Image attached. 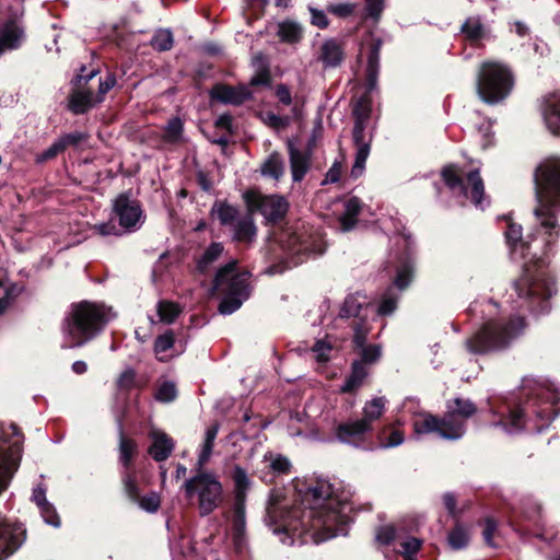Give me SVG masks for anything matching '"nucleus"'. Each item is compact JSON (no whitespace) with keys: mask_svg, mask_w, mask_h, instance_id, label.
<instances>
[{"mask_svg":"<svg viewBox=\"0 0 560 560\" xmlns=\"http://www.w3.org/2000/svg\"><path fill=\"white\" fill-rule=\"evenodd\" d=\"M301 503L304 506L288 509V502L281 490H272L266 509V523L271 526L281 523L284 532L327 530L326 537L336 535L334 526L343 523L348 504L339 499L332 485L325 479L312 480L308 485L296 486Z\"/></svg>","mask_w":560,"mask_h":560,"instance_id":"nucleus-1","label":"nucleus"},{"mask_svg":"<svg viewBox=\"0 0 560 560\" xmlns=\"http://www.w3.org/2000/svg\"><path fill=\"white\" fill-rule=\"evenodd\" d=\"M535 189L537 207L535 217L540 226L549 233L558 222V197L560 192V160L557 158L544 161L535 172Z\"/></svg>","mask_w":560,"mask_h":560,"instance_id":"nucleus-2","label":"nucleus"},{"mask_svg":"<svg viewBox=\"0 0 560 560\" xmlns=\"http://www.w3.org/2000/svg\"><path fill=\"white\" fill-rule=\"evenodd\" d=\"M113 317L112 310L90 302L71 306L65 318L62 332L69 348L82 346L94 337Z\"/></svg>","mask_w":560,"mask_h":560,"instance_id":"nucleus-3","label":"nucleus"},{"mask_svg":"<svg viewBox=\"0 0 560 560\" xmlns=\"http://www.w3.org/2000/svg\"><path fill=\"white\" fill-rule=\"evenodd\" d=\"M477 93L488 105L503 102L512 92L514 78L510 68L501 62L481 63L477 74Z\"/></svg>","mask_w":560,"mask_h":560,"instance_id":"nucleus-4","label":"nucleus"},{"mask_svg":"<svg viewBox=\"0 0 560 560\" xmlns=\"http://www.w3.org/2000/svg\"><path fill=\"white\" fill-rule=\"evenodd\" d=\"M237 260L223 266L215 275L214 289L223 294L219 312L230 315L237 311L249 296L248 273L236 271Z\"/></svg>","mask_w":560,"mask_h":560,"instance_id":"nucleus-5","label":"nucleus"},{"mask_svg":"<svg viewBox=\"0 0 560 560\" xmlns=\"http://www.w3.org/2000/svg\"><path fill=\"white\" fill-rule=\"evenodd\" d=\"M184 489L187 497H197L201 516L212 513L223 501L222 483L212 472L201 471L187 479Z\"/></svg>","mask_w":560,"mask_h":560,"instance_id":"nucleus-6","label":"nucleus"},{"mask_svg":"<svg viewBox=\"0 0 560 560\" xmlns=\"http://www.w3.org/2000/svg\"><path fill=\"white\" fill-rule=\"evenodd\" d=\"M523 328L524 322L520 317L512 319L509 327H503L498 322H489L467 341V347L474 353L499 349L508 345Z\"/></svg>","mask_w":560,"mask_h":560,"instance_id":"nucleus-7","label":"nucleus"},{"mask_svg":"<svg viewBox=\"0 0 560 560\" xmlns=\"http://www.w3.org/2000/svg\"><path fill=\"white\" fill-rule=\"evenodd\" d=\"M22 439L14 424L0 427V491L9 483L19 467Z\"/></svg>","mask_w":560,"mask_h":560,"instance_id":"nucleus-8","label":"nucleus"},{"mask_svg":"<svg viewBox=\"0 0 560 560\" xmlns=\"http://www.w3.org/2000/svg\"><path fill=\"white\" fill-rule=\"evenodd\" d=\"M442 177L454 194L470 198L475 206L481 207L485 186L478 171L470 172L464 178L459 170L450 165L443 168Z\"/></svg>","mask_w":560,"mask_h":560,"instance_id":"nucleus-9","label":"nucleus"},{"mask_svg":"<svg viewBox=\"0 0 560 560\" xmlns=\"http://www.w3.org/2000/svg\"><path fill=\"white\" fill-rule=\"evenodd\" d=\"M247 212H259L268 222H277L284 218L289 210V201L281 195H262L258 190H246L243 194Z\"/></svg>","mask_w":560,"mask_h":560,"instance_id":"nucleus-10","label":"nucleus"},{"mask_svg":"<svg viewBox=\"0 0 560 560\" xmlns=\"http://www.w3.org/2000/svg\"><path fill=\"white\" fill-rule=\"evenodd\" d=\"M416 434L438 433L445 440H458L464 435L463 424L456 422L454 416H444L439 419L429 413H421L413 420Z\"/></svg>","mask_w":560,"mask_h":560,"instance_id":"nucleus-11","label":"nucleus"},{"mask_svg":"<svg viewBox=\"0 0 560 560\" xmlns=\"http://www.w3.org/2000/svg\"><path fill=\"white\" fill-rule=\"evenodd\" d=\"M97 73L96 69L88 71L84 66L81 67L80 73L73 80L77 89L69 97V109L72 113L83 114L98 103L95 94L90 89L83 88V84L92 80Z\"/></svg>","mask_w":560,"mask_h":560,"instance_id":"nucleus-12","label":"nucleus"},{"mask_svg":"<svg viewBox=\"0 0 560 560\" xmlns=\"http://www.w3.org/2000/svg\"><path fill=\"white\" fill-rule=\"evenodd\" d=\"M25 536L22 524L0 521V560L13 555L24 542Z\"/></svg>","mask_w":560,"mask_h":560,"instance_id":"nucleus-13","label":"nucleus"},{"mask_svg":"<svg viewBox=\"0 0 560 560\" xmlns=\"http://www.w3.org/2000/svg\"><path fill=\"white\" fill-rule=\"evenodd\" d=\"M114 212L118 217L120 225L127 230H136L143 223L139 203L126 195H120L115 199Z\"/></svg>","mask_w":560,"mask_h":560,"instance_id":"nucleus-14","label":"nucleus"},{"mask_svg":"<svg viewBox=\"0 0 560 560\" xmlns=\"http://www.w3.org/2000/svg\"><path fill=\"white\" fill-rule=\"evenodd\" d=\"M514 288L518 296H544L549 298L556 290L552 291L547 281L542 279V272L533 275L529 270L514 283Z\"/></svg>","mask_w":560,"mask_h":560,"instance_id":"nucleus-15","label":"nucleus"},{"mask_svg":"<svg viewBox=\"0 0 560 560\" xmlns=\"http://www.w3.org/2000/svg\"><path fill=\"white\" fill-rule=\"evenodd\" d=\"M539 110L546 128L552 136L560 133V93L545 94L539 101Z\"/></svg>","mask_w":560,"mask_h":560,"instance_id":"nucleus-16","label":"nucleus"},{"mask_svg":"<svg viewBox=\"0 0 560 560\" xmlns=\"http://www.w3.org/2000/svg\"><path fill=\"white\" fill-rule=\"evenodd\" d=\"M211 100L222 104L238 106L252 98V92L245 84L236 86L217 83L209 92Z\"/></svg>","mask_w":560,"mask_h":560,"instance_id":"nucleus-17","label":"nucleus"},{"mask_svg":"<svg viewBox=\"0 0 560 560\" xmlns=\"http://www.w3.org/2000/svg\"><path fill=\"white\" fill-rule=\"evenodd\" d=\"M370 431L371 429L366 425L365 421L360 419L349 420L336 428V438L342 443L358 445Z\"/></svg>","mask_w":560,"mask_h":560,"instance_id":"nucleus-18","label":"nucleus"},{"mask_svg":"<svg viewBox=\"0 0 560 560\" xmlns=\"http://www.w3.org/2000/svg\"><path fill=\"white\" fill-rule=\"evenodd\" d=\"M460 33L472 43L489 40L492 37L491 25L480 15L468 16L460 26Z\"/></svg>","mask_w":560,"mask_h":560,"instance_id":"nucleus-19","label":"nucleus"},{"mask_svg":"<svg viewBox=\"0 0 560 560\" xmlns=\"http://www.w3.org/2000/svg\"><path fill=\"white\" fill-rule=\"evenodd\" d=\"M124 488L127 495L132 500L137 501L141 509L147 512H156L160 508L161 500L160 495L155 492H151L150 494L140 498L139 489L136 485V479L130 474H126L122 478Z\"/></svg>","mask_w":560,"mask_h":560,"instance_id":"nucleus-20","label":"nucleus"},{"mask_svg":"<svg viewBox=\"0 0 560 560\" xmlns=\"http://www.w3.org/2000/svg\"><path fill=\"white\" fill-rule=\"evenodd\" d=\"M372 108V101L370 97V94L364 93L362 96H360L353 105V117H354V125H353V140H363L364 138V129L366 127V124L370 118V113Z\"/></svg>","mask_w":560,"mask_h":560,"instance_id":"nucleus-21","label":"nucleus"},{"mask_svg":"<svg viewBox=\"0 0 560 560\" xmlns=\"http://www.w3.org/2000/svg\"><path fill=\"white\" fill-rule=\"evenodd\" d=\"M291 174L293 182H301L310 168V147L298 148L289 142Z\"/></svg>","mask_w":560,"mask_h":560,"instance_id":"nucleus-22","label":"nucleus"},{"mask_svg":"<svg viewBox=\"0 0 560 560\" xmlns=\"http://www.w3.org/2000/svg\"><path fill=\"white\" fill-rule=\"evenodd\" d=\"M345 57V51L341 43L336 38L325 39L318 51L317 60L323 63L325 68L338 67Z\"/></svg>","mask_w":560,"mask_h":560,"instance_id":"nucleus-23","label":"nucleus"},{"mask_svg":"<svg viewBox=\"0 0 560 560\" xmlns=\"http://www.w3.org/2000/svg\"><path fill=\"white\" fill-rule=\"evenodd\" d=\"M24 39V28L16 22L10 21L0 27V48L3 52L18 49Z\"/></svg>","mask_w":560,"mask_h":560,"instance_id":"nucleus-24","label":"nucleus"},{"mask_svg":"<svg viewBox=\"0 0 560 560\" xmlns=\"http://www.w3.org/2000/svg\"><path fill=\"white\" fill-rule=\"evenodd\" d=\"M245 525V510L242 506L234 508L231 538L233 542V548L235 552L238 555H242L247 551Z\"/></svg>","mask_w":560,"mask_h":560,"instance_id":"nucleus-25","label":"nucleus"},{"mask_svg":"<svg viewBox=\"0 0 560 560\" xmlns=\"http://www.w3.org/2000/svg\"><path fill=\"white\" fill-rule=\"evenodd\" d=\"M152 445L149 448L151 456L158 460H165L174 448V443L166 433L160 430H152L150 433Z\"/></svg>","mask_w":560,"mask_h":560,"instance_id":"nucleus-26","label":"nucleus"},{"mask_svg":"<svg viewBox=\"0 0 560 560\" xmlns=\"http://www.w3.org/2000/svg\"><path fill=\"white\" fill-rule=\"evenodd\" d=\"M254 213L247 212V215L238 218L234 223L233 238L237 242L252 243L257 235V228L255 225Z\"/></svg>","mask_w":560,"mask_h":560,"instance_id":"nucleus-27","label":"nucleus"},{"mask_svg":"<svg viewBox=\"0 0 560 560\" xmlns=\"http://www.w3.org/2000/svg\"><path fill=\"white\" fill-rule=\"evenodd\" d=\"M301 115V107L294 104L291 109V115H278L272 112H267L262 115V121L275 130H282L287 128L292 120H298Z\"/></svg>","mask_w":560,"mask_h":560,"instance_id":"nucleus-28","label":"nucleus"},{"mask_svg":"<svg viewBox=\"0 0 560 560\" xmlns=\"http://www.w3.org/2000/svg\"><path fill=\"white\" fill-rule=\"evenodd\" d=\"M345 211L339 218L340 229L348 232L357 224V217L362 209V203L359 198L351 197L345 201Z\"/></svg>","mask_w":560,"mask_h":560,"instance_id":"nucleus-29","label":"nucleus"},{"mask_svg":"<svg viewBox=\"0 0 560 560\" xmlns=\"http://www.w3.org/2000/svg\"><path fill=\"white\" fill-rule=\"evenodd\" d=\"M233 481L235 483L236 498H235V506H242L245 510V497L246 491L250 486V480L247 476V472L241 466H235L232 474Z\"/></svg>","mask_w":560,"mask_h":560,"instance_id":"nucleus-30","label":"nucleus"},{"mask_svg":"<svg viewBox=\"0 0 560 560\" xmlns=\"http://www.w3.org/2000/svg\"><path fill=\"white\" fill-rule=\"evenodd\" d=\"M219 432V424L213 423L210 425L205 432V440L201 444L200 453L198 455L197 465L199 468H202L210 459L214 440L217 439Z\"/></svg>","mask_w":560,"mask_h":560,"instance_id":"nucleus-31","label":"nucleus"},{"mask_svg":"<svg viewBox=\"0 0 560 560\" xmlns=\"http://www.w3.org/2000/svg\"><path fill=\"white\" fill-rule=\"evenodd\" d=\"M277 34L282 42L295 44L303 37V27L295 21L287 20L279 24Z\"/></svg>","mask_w":560,"mask_h":560,"instance_id":"nucleus-32","label":"nucleus"},{"mask_svg":"<svg viewBox=\"0 0 560 560\" xmlns=\"http://www.w3.org/2000/svg\"><path fill=\"white\" fill-rule=\"evenodd\" d=\"M368 376V370L362 362H353L351 374L347 377L343 385L340 387L342 393H351L359 388L365 377Z\"/></svg>","mask_w":560,"mask_h":560,"instance_id":"nucleus-33","label":"nucleus"},{"mask_svg":"<svg viewBox=\"0 0 560 560\" xmlns=\"http://www.w3.org/2000/svg\"><path fill=\"white\" fill-rule=\"evenodd\" d=\"M261 175L279 180L284 174V162L280 154L272 153L260 166Z\"/></svg>","mask_w":560,"mask_h":560,"instance_id":"nucleus-34","label":"nucleus"},{"mask_svg":"<svg viewBox=\"0 0 560 560\" xmlns=\"http://www.w3.org/2000/svg\"><path fill=\"white\" fill-rule=\"evenodd\" d=\"M385 409V399L383 397H375L365 402L363 407V418L366 425L372 429V422L380 419Z\"/></svg>","mask_w":560,"mask_h":560,"instance_id":"nucleus-35","label":"nucleus"},{"mask_svg":"<svg viewBox=\"0 0 560 560\" xmlns=\"http://www.w3.org/2000/svg\"><path fill=\"white\" fill-rule=\"evenodd\" d=\"M264 463L266 466L277 475H285L291 471V462L288 457L276 454V453H267L264 455Z\"/></svg>","mask_w":560,"mask_h":560,"instance_id":"nucleus-36","label":"nucleus"},{"mask_svg":"<svg viewBox=\"0 0 560 560\" xmlns=\"http://www.w3.org/2000/svg\"><path fill=\"white\" fill-rule=\"evenodd\" d=\"M212 214L218 218L221 224L230 225L231 228L240 218L238 210L224 202L215 203L212 208Z\"/></svg>","mask_w":560,"mask_h":560,"instance_id":"nucleus-37","label":"nucleus"},{"mask_svg":"<svg viewBox=\"0 0 560 560\" xmlns=\"http://www.w3.org/2000/svg\"><path fill=\"white\" fill-rule=\"evenodd\" d=\"M223 245L221 243H212L205 250L202 256L197 261V269L200 272H206L212 264H214L223 253Z\"/></svg>","mask_w":560,"mask_h":560,"instance_id":"nucleus-38","label":"nucleus"},{"mask_svg":"<svg viewBox=\"0 0 560 560\" xmlns=\"http://www.w3.org/2000/svg\"><path fill=\"white\" fill-rule=\"evenodd\" d=\"M454 404H455V407L451 408V410L445 416L453 415L455 421L459 422L462 424H464V422H463V420L458 419V417L467 419L470 416H472L476 411V408L469 400H464V399L457 398L454 400ZM463 428L465 429V425H463Z\"/></svg>","mask_w":560,"mask_h":560,"instance_id":"nucleus-39","label":"nucleus"},{"mask_svg":"<svg viewBox=\"0 0 560 560\" xmlns=\"http://www.w3.org/2000/svg\"><path fill=\"white\" fill-rule=\"evenodd\" d=\"M174 44L173 34L170 30H158L150 40V45L159 51H166L172 49Z\"/></svg>","mask_w":560,"mask_h":560,"instance_id":"nucleus-40","label":"nucleus"},{"mask_svg":"<svg viewBox=\"0 0 560 560\" xmlns=\"http://www.w3.org/2000/svg\"><path fill=\"white\" fill-rule=\"evenodd\" d=\"M361 300H364V298L360 295H349L342 304V307L339 313L340 317L349 318L358 316L362 307Z\"/></svg>","mask_w":560,"mask_h":560,"instance_id":"nucleus-41","label":"nucleus"},{"mask_svg":"<svg viewBox=\"0 0 560 560\" xmlns=\"http://www.w3.org/2000/svg\"><path fill=\"white\" fill-rule=\"evenodd\" d=\"M180 308L177 304L162 301L158 304V314L160 320L166 324H171L179 315Z\"/></svg>","mask_w":560,"mask_h":560,"instance_id":"nucleus-42","label":"nucleus"},{"mask_svg":"<svg viewBox=\"0 0 560 560\" xmlns=\"http://www.w3.org/2000/svg\"><path fill=\"white\" fill-rule=\"evenodd\" d=\"M469 541V534L466 528L462 525H457L450 534H448V544L453 549H462L467 546Z\"/></svg>","mask_w":560,"mask_h":560,"instance_id":"nucleus-43","label":"nucleus"},{"mask_svg":"<svg viewBox=\"0 0 560 560\" xmlns=\"http://www.w3.org/2000/svg\"><path fill=\"white\" fill-rule=\"evenodd\" d=\"M370 154V145L369 143H363L357 152L355 161L351 170V175L353 177H359L362 175L365 168V162Z\"/></svg>","mask_w":560,"mask_h":560,"instance_id":"nucleus-44","label":"nucleus"},{"mask_svg":"<svg viewBox=\"0 0 560 560\" xmlns=\"http://www.w3.org/2000/svg\"><path fill=\"white\" fill-rule=\"evenodd\" d=\"M404 433L396 429H385L382 433V447H395L404 442Z\"/></svg>","mask_w":560,"mask_h":560,"instance_id":"nucleus-45","label":"nucleus"},{"mask_svg":"<svg viewBox=\"0 0 560 560\" xmlns=\"http://www.w3.org/2000/svg\"><path fill=\"white\" fill-rule=\"evenodd\" d=\"M357 4L352 2L331 3L327 7V11L338 18L346 19L352 15Z\"/></svg>","mask_w":560,"mask_h":560,"instance_id":"nucleus-46","label":"nucleus"},{"mask_svg":"<svg viewBox=\"0 0 560 560\" xmlns=\"http://www.w3.org/2000/svg\"><path fill=\"white\" fill-rule=\"evenodd\" d=\"M135 451L136 444L121 434L119 441V459L125 466L130 464Z\"/></svg>","mask_w":560,"mask_h":560,"instance_id":"nucleus-47","label":"nucleus"},{"mask_svg":"<svg viewBox=\"0 0 560 560\" xmlns=\"http://www.w3.org/2000/svg\"><path fill=\"white\" fill-rule=\"evenodd\" d=\"M312 350L317 362L326 363L331 357L332 345L327 340H318Z\"/></svg>","mask_w":560,"mask_h":560,"instance_id":"nucleus-48","label":"nucleus"},{"mask_svg":"<svg viewBox=\"0 0 560 560\" xmlns=\"http://www.w3.org/2000/svg\"><path fill=\"white\" fill-rule=\"evenodd\" d=\"M177 395L176 386L172 382H164L159 386L155 398L162 402H171Z\"/></svg>","mask_w":560,"mask_h":560,"instance_id":"nucleus-49","label":"nucleus"},{"mask_svg":"<svg viewBox=\"0 0 560 560\" xmlns=\"http://www.w3.org/2000/svg\"><path fill=\"white\" fill-rule=\"evenodd\" d=\"M307 10L311 15L310 21L312 25L320 30H325L329 26V19L324 10L317 9L312 5H308Z\"/></svg>","mask_w":560,"mask_h":560,"instance_id":"nucleus-50","label":"nucleus"},{"mask_svg":"<svg viewBox=\"0 0 560 560\" xmlns=\"http://www.w3.org/2000/svg\"><path fill=\"white\" fill-rule=\"evenodd\" d=\"M505 237L511 247L521 246L524 247L525 243L522 240V226L515 223H509L508 230L505 231Z\"/></svg>","mask_w":560,"mask_h":560,"instance_id":"nucleus-51","label":"nucleus"},{"mask_svg":"<svg viewBox=\"0 0 560 560\" xmlns=\"http://www.w3.org/2000/svg\"><path fill=\"white\" fill-rule=\"evenodd\" d=\"M412 277V267L410 264H404L397 271V276L395 278V285L404 290L410 283Z\"/></svg>","mask_w":560,"mask_h":560,"instance_id":"nucleus-52","label":"nucleus"},{"mask_svg":"<svg viewBox=\"0 0 560 560\" xmlns=\"http://www.w3.org/2000/svg\"><path fill=\"white\" fill-rule=\"evenodd\" d=\"M524 425V415L520 409L512 410L505 422L508 432L514 433L520 431Z\"/></svg>","mask_w":560,"mask_h":560,"instance_id":"nucleus-53","label":"nucleus"},{"mask_svg":"<svg viewBox=\"0 0 560 560\" xmlns=\"http://www.w3.org/2000/svg\"><path fill=\"white\" fill-rule=\"evenodd\" d=\"M382 354L380 346L363 347L361 351V361L363 364H371L376 362Z\"/></svg>","mask_w":560,"mask_h":560,"instance_id":"nucleus-54","label":"nucleus"},{"mask_svg":"<svg viewBox=\"0 0 560 560\" xmlns=\"http://www.w3.org/2000/svg\"><path fill=\"white\" fill-rule=\"evenodd\" d=\"M397 536L396 528L393 525H385L378 528L376 540L382 545H389Z\"/></svg>","mask_w":560,"mask_h":560,"instance_id":"nucleus-55","label":"nucleus"},{"mask_svg":"<svg viewBox=\"0 0 560 560\" xmlns=\"http://www.w3.org/2000/svg\"><path fill=\"white\" fill-rule=\"evenodd\" d=\"M165 132L168 140H176L183 132V120L179 117L170 119Z\"/></svg>","mask_w":560,"mask_h":560,"instance_id":"nucleus-56","label":"nucleus"},{"mask_svg":"<svg viewBox=\"0 0 560 560\" xmlns=\"http://www.w3.org/2000/svg\"><path fill=\"white\" fill-rule=\"evenodd\" d=\"M116 84V78L109 73L104 79H100L98 93L95 95L96 102L101 103L104 100V95L112 90Z\"/></svg>","mask_w":560,"mask_h":560,"instance_id":"nucleus-57","label":"nucleus"},{"mask_svg":"<svg viewBox=\"0 0 560 560\" xmlns=\"http://www.w3.org/2000/svg\"><path fill=\"white\" fill-rule=\"evenodd\" d=\"M136 380V372L128 368L121 372L119 377L117 378V386L120 389L128 390L133 387Z\"/></svg>","mask_w":560,"mask_h":560,"instance_id":"nucleus-58","label":"nucleus"},{"mask_svg":"<svg viewBox=\"0 0 560 560\" xmlns=\"http://www.w3.org/2000/svg\"><path fill=\"white\" fill-rule=\"evenodd\" d=\"M365 10L369 18L378 21L384 10V0H365Z\"/></svg>","mask_w":560,"mask_h":560,"instance_id":"nucleus-59","label":"nucleus"},{"mask_svg":"<svg viewBox=\"0 0 560 560\" xmlns=\"http://www.w3.org/2000/svg\"><path fill=\"white\" fill-rule=\"evenodd\" d=\"M40 511V514L44 518V521L54 526L59 527L60 526V520L58 514L56 513L54 506L50 503H47L46 506L38 508Z\"/></svg>","mask_w":560,"mask_h":560,"instance_id":"nucleus-60","label":"nucleus"},{"mask_svg":"<svg viewBox=\"0 0 560 560\" xmlns=\"http://www.w3.org/2000/svg\"><path fill=\"white\" fill-rule=\"evenodd\" d=\"M422 545V541L417 538H408L402 542V556L411 560V558L419 551L420 547Z\"/></svg>","mask_w":560,"mask_h":560,"instance_id":"nucleus-61","label":"nucleus"},{"mask_svg":"<svg viewBox=\"0 0 560 560\" xmlns=\"http://www.w3.org/2000/svg\"><path fill=\"white\" fill-rule=\"evenodd\" d=\"M174 343V336L171 331L165 332L164 335L160 336L154 343V350L155 352L162 353L173 347Z\"/></svg>","mask_w":560,"mask_h":560,"instance_id":"nucleus-62","label":"nucleus"},{"mask_svg":"<svg viewBox=\"0 0 560 560\" xmlns=\"http://www.w3.org/2000/svg\"><path fill=\"white\" fill-rule=\"evenodd\" d=\"M382 47V40L376 39L370 48L366 67L373 66V68H380V52Z\"/></svg>","mask_w":560,"mask_h":560,"instance_id":"nucleus-63","label":"nucleus"},{"mask_svg":"<svg viewBox=\"0 0 560 560\" xmlns=\"http://www.w3.org/2000/svg\"><path fill=\"white\" fill-rule=\"evenodd\" d=\"M380 68L366 67V92L370 94L377 86V77Z\"/></svg>","mask_w":560,"mask_h":560,"instance_id":"nucleus-64","label":"nucleus"}]
</instances>
